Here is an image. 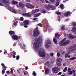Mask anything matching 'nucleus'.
<instances>
[{"label": "nucleus", "instance_id": "1", "mask_svg": "<svg viewBox=\"0 0 76 76\" xmlns=\"http://www.w3.org/2000/svg\"><path fill=\"white\" fill-rule=\"evenodd\" d=\"M42 40H43V39L41 37L37 39L34 42V47L36 52H39L38 54L39 56L42 57H45V53L44 52L45 50L42 48L41 49L39 46V45L41 43H42Z\"/></svg>", "mask_w": 76, "mask_h": 76}, {"label": "nucleus", "instance_id": "2", "mask_svg": "<svg viewBox=\"0 0 76 76\" xmlns=\"http://www.w3.org/2000/svg\"><path fill=\"white\" fill-rule=\"evenodd\" d=\"M66 41V38L63 39L61 42H59V45L60 46H66V45H67V44H70V42L69 40H67Z\"/></svg>", "mask_w": 76, "mask_h": 76}, {"label": "nucleus", "instance_id": "3", "mask_svg": "<svg viewBox=\"0 0 76 76\" xmlns=\"http://www.w3.org/2000/svg\"><path fill=\"white\" fill-rule=\"evenodd\" d=\"M38 27L34 30L33 35L34 37H37L39 34V31L38 30Z\"/></svg>", "mask_w": 76, "mask_h": 76}, {"label": "nucleus", "instance_id": "4", "mask_svg": "<svg viewBox=\"0 0 76 76\" xmlns=\"http://www.w3.org/2000/svg\"><path fill=\"white\" fill-rule=\"evenodd\" d=\"M45 9L48 10H50V8L52 9V10H54V9H56V7H55V6L52 5H46L45 6Z\"/></svg>", "mask_w": 76, "mask_h": 76}, {"label": "nucleus", "instance_id": "5", "mask_svg": "<svg viewBox=\"0 0 76 76\" xmlns=\"http://www.w3.org/2000/svg\"><path fill=\"white\" fill-rule=\"evenodd\" d=\"M62 61V59H61V58H59L58 59L56 64L58 66H61V62Z\"/></svg>", "mask_w": 76, "mask_h": 76}, {"label": "nucleus", "instance_id": "6", "mask_svg": "<svg viewBox=\"0 0 76 76\" xmlns=\"http://www.w3.org/2000/svg\"><path fill=\"white\" fill-rule=\"evenodd\" d=\"M52 70L53 73H57L58 70V69L57 67H53L52 68Z\"/></svg>", "mask_w": 76, "mask_h": 76}, {"label": "nucleus", "instance_id": "7", "mask_svg": "<svg viewBox=\"0 0 76 76\" xmlns=\"http://www.w3.org/2000/svg\"><path fill=\"white\" fill-rule=\"evenodd\" d=\"M26 6L28 8H30L31 9H33L34 7V6L31 5V4L29 3H27L26 4Z\"/></svg>", "mask_w": 76, "mask_h": 76}, {"label": "nucleus", "instance_id": "8", "mask_svg": "<svg viewBox=\"0 0 76 76\" xmlns=\"http://www.w3.org/2000/svg\"><path fill=\"white\" fill-rule=\"evenodd\" d=\"M17 7L18 8H20V7H24V4L22 2H20L19 3V5H17Z\"/></svg>", "mask_w": 76, "mask_h": 76}, {"label": "nucleus", "instance_id": "9", "mask_svg": "<svg viewBox=\"0 0 76 76\" xmlns=\"http://www.w3.org/2000/svg\"><path fill=\"white\" fill-rule=\"evenodd\" d=\"M7 8L8 10L11 11V12H13V13H16V11L13 9H11V8H10V7L8 6L7 7Z\"/></svg>", "mask_w": 76, "mask_h": 76}, {"label": "nucleus", "instance_id": "10", "mask_svg": "<svg viewBox=\"0 0 76 76\" xmlns=\"http://www.w3.org/2000/svg\"><path fill=\"white\" fill-rule=\"evenodd\" d=\"M2 1L4 4H5V5H7V4H9V0H2Z\"/></svg>", "mask_w": 76, "mask_h": 76}, {"label": "nucleus", "instance_id": "11", "mask_svg": "<svg viewBox=\"0 0 76 76\" xmlns=\"http://www.w3.org/2000/svg\"><path fill=\"white\" fill-rule=\"evenodd\" d=\"M24 24L25 28H27L28 27L27 25L29 24V22H28V21L26 20L24 22Z\"/></svg>", "mask_w": 76, "mask_h": 76}, {"label": "nucleus", "instance_id": "12", "mask_svg": "<svg viewBox=\"0 0 76 76\" xmlns=\"http://www.w3.org/2000/svg\"><path fill=\"white\" fill-rule=\"evenodd\" d=\"M67 37L69 38H71V39H73L74 38H76V37L75 36H73L72 34H68Z\"/></svg>", "mask_w": 76, "mask_h": 76}, {"label": "nucleus", "instance_id": "13", "mask_svg": "<svg viewBox=\"0 0 76 76\" xmlns=\"http://www.w3.org/2000/svg\"><path fill=\"white\" fill-rule=\"evenodd\" d=\"M12 39L14 40H18V37L16 35H14L12 37Z\"/></svg>", "mask_w": 76, "mask_h": 76}, {"label": "nucleus", "instance_id": "14", "mask_svg": "<svg viewBox=\"0 0 76 76\" xmlns=\"http://www.w3.org/2000/svg\"><path fill=\"white\" fill-rule=\"evenodd\" d=\"M55 37L56 38L57 37V39H58L60 38V34L57 33H55Z\"/></svg>", "mask_w": 76, "mask_h": 76}, {"label": "nucleus", "instance_id": "15", "mask_svg": "<svg viewBox=\"0 0 76 76\" xmlns=\"http://www.w3.org/2000/svg\"><path fill=\"white\" fill-rule=\"evenodd\" d=\"M70 14V12H68L67 13H65L64 14V16H66V17H67Z\"/></svg>", "mask_w": 76, "mask_h": 76}, {"label": "nucleus", "instance_id": "16", "mask_svg": "<svg viewBox=\"0 0 76 76\" xmlns=\"http://www.w3.org/2000/svg\"><path fill=\"white\" fill-rule=\"evenodd\" d=\"M71 31L72 32H75L76 33V27L75 26L73 27Z\"/></svg>", "mask_w": 76, "mask_h": 76}, {"label": "nucleus", "instance_id": "17", "mask_svg": "<svg viewBox=\"0 0 76 76\" xmlns=\"http://www.w3.org/2000/svg\"><path fill=\"white\" fill-rule=\"evenodd\" d=\"M45 73L47 75L49 73V69L48 68H47L45 70Z\"/></svg>", "mask_w": 76, "mask_h": 76}, {"label": "nucleus", "instance_id": "18", "mask_svg": "<svg viewBox=\"0 0 76 76\" xmlns=\"http://www.w3.org/2000/svg\"><path fill=\"white\" fill-rule=\"evenodd\" d=\"M12 3L14 4H18V2L15 1H12Z\"/></svg>", "mask_w": 76, "mask_h": 76}, {"label": "nucleus", "instance_id": "19", "mask_svg": "<svg viewBox=\"0 0 76 76\" xmlns=\"http://www.w3.org/2000/svg\"><path fill=\"white\" fill-rule=\"evenodd\" d=\"M9 33L11 35H14V34H15L14 31H10L9 32Z\"/></svg>", "mask_w": 76, "mask_h": 76}, {"label": "nucleus", "instance_id": "20", "mask_svg": "<svg viewBox=\"0 0 76 76\" xmlns=\"http://www.w3.org/2000/svg\"><path fill=\"white\" fill-rule=\"evenodd\" d=\"M41 15V14L40 13H38L37 14L35 15L34 17V18H37V17H38L39 15Z\"/></svg>", "mask_w": 76, "mask_h": 76}, {"label": "nucleus", "instance_id": "21", "mask_svg": "<svg viewBox=\"0 0 76 76\" xmlns=\"http://www.w3.org/2000/svg\"><path fill=\"white\" fill-rule=\"evenodd\" d=\"M53 41L56 44H57V39H56V38L54 37L53 39Z\"/></svg>", "mask_w": 76, "mask_h": 76}, {"label": "nucleus", "instance_id": "22", "mask_svg": "<svg viewBox=\"0 0 76 76\" xmlns=\"http://www.w3.org/2000/svg\"><path fill=\"white\" fill-rule=\"evenodd\" d=\"M60 7L61 9H64V6H63V4H62L60 5Z\"/></svg>", "mask_w": 76, "mask_h": 76}, {"label": "nucleus", "instance_id": "23", "mask_svg": "<svg viewBox=\"0 0 76 76\" xmlns=\"http://www.w3.org/2000/svg\"><path fill=\"white\" fill-rule=\"evenodd\" d=\"M75 57H73L72 58H71L69 59V60L72 61V60H75Z\"/></svg>", "mask_w": 76, "mask_h": 76}, {"label": "nucleus", "instance_id": "24", "mask_svg": "<svg viewBox=\"0 0 76 76\" xmlns=\"http://www.w3.org/2000/svg\"><path fill=\"white\" fill-rule=\"evenodd\" d=\"M75 57H73L72 58H71L69 59V60L72 61V60H75Z\"/></svg>", "mask_w": 76, "mask_h": 76}, {"label": "nucleus", "instance_id": "25", "mask_svg": "<svg viewBox=\"0 0 76 76\" xmlns=\"http://www.w3.org/2000/svg\"><path fill=\"white\" fill-rule=\"evenodd\" d=\"M26 17H28V18H31V15L27 13L26 14Z\"/></svg>", "mask_w": 76, "mask_h": 76}, {"label": "nucleus", "instance_id": "26", "mask_svg": "<svg viewBox=\"0 0 76 76\" xmlns=\"http://www.w3.org/2000/svg\"><path fill=\"white\" fill-rule=\"evenodd\" d=\"M61 30L63 31H64L65 30V28H64V26H62L61 28Z\"/></svg>", "mask_w": 76, "mask_h": 76}, {"label": "nucleus", "instance_id": "27", "mask_svg": "<svg viewBox=\"0 0 76 76\" xmlns=\"http://www.w3.org/2000/svg\"><path fill=\"white\" fill-rule=\"evenodd\" d=\"M45 47L46 48H48V47H50V45L47 44H46L45 45Z\"/></svg>", "mask_w": 76, "mask_h": 76}, {"label": "nucleus", "instance_id": "28", "mask_svg": "<svg viewBox=\"0 0 76 76\" xmlns=\"http://www.w3.org/2000/svg\"><path fill=\"white\" fill-rule=\"evenodd\" d=\"M51 43V41L50 40H48L47 42H46V44H49Z\"/></svg>", "mask_w": 76, "mask_h": 76}, {"label": "nucleus", "instance_id": "29", "mask_svg": "<svg viewBox=\"0 0 76 76\" xmlns=\"http://www.w3.org/2000/svg\"><path fill=\"white\" fill-rule=\"evenodd\" d=\"M46 66H49V61H47L45 64Z\"/></svg>", "mask_w": 76, "mask_h": 76}, {"label": "nucleus", "instance_id": "30", "mask_svg": "<svg viewBox=\"0 0 76 76\" xmlns=\"http://www.w3.org/2000/svg\"><path fill=\"white\" fill-rule=\"evenodd\" d=\"M75 71L74 70H72L70 72V74H72L73 73H75Z\"/></svg>", "mask_w": 76, "mask_h": 76}, {"label": "nucleus", "instance_id": "31", "mask_svg": "<svg viewBox=\"0 0 76 76\" xmlns=\"http://www.w3.org/2000/svg\"><path fill=\"white\" fill-rule=\"evenodd\" d=\"M37 25L39 26H40V27H42V25L41 23H39Z\"/></svg>", "mask_w": 76, "mask_h": 76}, {"label": "nucleus", "instance_id": "32", "mask_svg": "<svg viewBox=\"0 0 76 76\" xmlns=\"http://www.w3.org/2000/svg\"><path fill=\"white\" fill-rule=\"evenodd\" d=\"M61 55L60 54V53L58 52L57 53V57H60V56Z\"/></svg>", "mask_w": 76, "mask_h": 76}, {"label": "nucleus", "instance_id": "33", "mask_svg": "<svg viewBox=\"0 0 76 76\" xmlns=\"http://www.w3.org/2000/svg\"><path fill=\"white\" fill-rule=\"evenodd\" d=\"M31 13L33 14H35V13H36V12H35V10H33L31 12Z\"/></svg>", "mask_w": 76, "mask_h": 76}, {"label": "nucleus", "instance_id": "34", "mask_svg": "<svg viewBox=\"0 0 76 76\" xmlns=\"http://www.w3.org/2000/svg\"><path fill=\"white\" fill-rule=\"evenodd\" d=\"M59 5V2H57L55 5L56 6H58Z\"/></svg>", "mask_w": 76, "mask_h": 76}, {"label": "nucleus", "instance_id": "35", "mask_svg": "<svg viewBox=\"0 0 76 76\" xmlns=\"http://www.w3.org/2000/svg\"><path fill=\"white\" fill-rule=\"evenodd\" d=\"M72 25H73V26H76V23L75 22H73L72 23Z\"/></svg>", "mask_w": 76, "mask_h": 76}, {"label": "nucleus", "instance_id": "36", "mask_svg": "<svg viewBox=\"0 0 76 76\" xmlns=\"http://www.w3.org/2000/svg\"><path fill=\"white\" fill-rule=\"evenodd\" d=\"M34 10L35 11L36 13H37L38 12L39 10V9H36L35 10Z\"/></svg>", "mask_w": 76, "mask_h": 76}, {"label": "nucleus", "instance_id": "37", "mask_svg": "<svg viewBox=\"0 0 76 76\" xmlns=\"http://www.w3.org/2000/svg\"><path fill=\"white\" fill-rule=\"evenodd\" d=\"M67 67H65L64 68V72H66V71H67Z\"/></svg>", "mask_w": 76, "mask_h": 76}, {"label": "nucleus", "instance_id": "38", "mask_svg": "<svg viewBox=\"0 0 76 76\" xmlns=\"http://www.w3.org/2000/svg\"><path fill=\"white\" fill-rule=\"evenodd\" d=\"M56 13L58 15H61V13L59 12H56Z\"/></svg>", "mask_w": 76, "mask_h": 76}, {"label": "nucleus", "instance_id": "39", "mask_svg": "<svg viewBox=\"0 0 76 76\" xmlns=\"http://www.w3.org/2000/svg\"><path fill=\"white\" fill-rule=\"evenodd\" d=\"M20 20L21 21H23V17H21L20 18Z\"/></svg>", "mask_w": 76, "mask_h": 76}, {"label": "nucleus", "instance_id": "40", "mask_svg": "<svg viewBox=\"0 0 76 76\" xmlns=\"http://www.w3.org/2000/svg\"><path fill=\"white\" fill-rule=\"evenodd\" d=\"M33 74L34 76H36V75H37V74L35 72H33Z\"/></svg>", "mask_w": 76, "mask_h": 76}, {"label": "nucleus", "instance_id": "41", "mask_svg": "<svg viewBox=\"0 0 76 76\" xmlns=\"http://www.w3.org/2000/svg\"><path fill=\"white\" fill-rule=\"evenodd\" d=\"M49 0L52 3H54V2H55V0Z\"/></svg>", "mask_w": 76, "mask_h": 76}, {"label": "nucleus", "instance_id": "42", "mask_svg": "<svg viewBox=\"0 0 76 76\" xmlns=\"http://www.w3.org/2000/svg\"><path fill=\"white\" fill-rule=\"evenodd\" d=\"M1 66L3 67H4V68H6V66H5L4 65V64L3 63L1 64Z\"/></svg>", "mask_w": 76, "mask_h": 76}, {"label": "nucleus", "instance_id": "43", "mask_svg": "<svg viewBox=\"0 0 76 76\" xmlns=\"http://www.w3.org/2000/svg\"><path fill=\"white\" fill-rule=\"evenodd\" d=\"M50 55L51 57H53V56H54V53H50Z\"/></svg>", "mask_w": 76, "mask_h": 76}, {"label": "nucleus", "instance_id": "44", "mask_svg": "<svg viewBox=\"0 0 76 76\" xmlns=\"http://www.w3.org/2000/svg\"><path fill=\"white\" fill-rule=\"evenodd\" d=\"M42 12L43 13H46V11L45 10H42Z\"/></svg>", "mask_w": 76, "mask_h": 76}, {"label": "nucleus", "instance_id": "45", "mask_svg": "<svg viewBox=\"0 0 76 76\" xmlns=\"http://www.w3.org/2000/svg\"><path fill=\"white\" fill-rule=\"evenodd\" d=\"M4 73H5V70H4V69L2 70V74H4Z\"/></svg>", "mask_w": 76, "mask_h": 76}, {"label": "nucleus", "instance_id": "46", "mask_svg": "<svg viewBox=\"0 0 76 76\" xmlns=\"http://www.w3.org/2000/svg\"><path fill=\"white\" fill-rule=\"evenodd\" d=\"M22 15H23V16H26V13H24L22 14Z\"/></svg>", "mask_w": 76, "mask_h": 76}, {"label": "nucleus", "instance_id": "47", "mask_svg": "<svg viewBox=\"0 0 76 76\" xmlns=\"http://www.w3.org/2000/svg\"><path fill=\"white\" fill-rule=\"evenodd\" d=\"M16 58L17 60H19V56H17Z\"/></svg>", "mask_w": 76, "mask_h": 76}, {"label": "nucleus", "instance_id": "48", "mask_svg": "<svg viewBox=\"0 0 76 76\" xmlns=\"http://www.w3.org/2000/svg\"><path fill=\"white\" fill-rule=\"evenodd\" d=\"M71 70V69H70V68H69L68 69V72H70Z\"/></svg>", "mask_w": 76, "mask_h": 76}, {"label": "nucleus", "instance_id": "49", "mask_svg": "<svg viewBox=\"0 0 76 76\" xmlns=\"http://www.w3.org/2000/svg\"><path fill=\"white\" fill-rule=\"evenodd\" d=\"M45 2H46V3H50L47 0H45Z\"/></svg>", "mask_w": 76, "mask_h": 76}, {"label": "nucleus", "instance_id": "50", "mask_svg": "<svg viewBox=\"0 0 76 76\" xmlns=\"http://www.w3.org/2000/svg\"><path fill=\"white\" fill-rule=\"evenodd\" d=\"M29 69L28 68V66H26L25 68V69L26 70H27V69Z\"/></svg>", "mask_w": 76, "mask_h": 76}, {"label": "nucleus", "instance_id": "51", "mask_svg": "<svg viewBox=\"0 0 76 76\" xmlns=\"http://www.w3.org/2000/svg\"><path fill=\"white\" fill-rule=\"evenodd\" d=\"M61 73H62L61 72H60L58 73V75H61Z\"/></svg>", "mask_w": 76, "mask_h": 76}, {"label": "nucleus", "instance_id": "52", "mask_svg": "<svg viewBox=\"0 0 76 76\" xmlns=\"http://www.w3.org/2000/svg\"><path fill=\"white\" fill-rule=\"evenodd\" d=\"M0 6H3V5L2 4V3H1V2H0Z\"/></svg>", "mask_w": 76, "mask_h": 76}, {"label": "nucleus", "instance_id": "53", "mask_svg": "<svg viewBox=\"0 0 76 76\" xmlns=\"http://www.w3.org/2000/svg\"><path fill=\"white\" fill-rule=\"evenodd\" d=\"M67 56H68V54H66L65 56V57H66H66H67Z\"/></svg>", "mask_w": 76, "mask_h": 76}, {"label": "nucleus", "instance_id": "54", "mask_svg": "<svg viewBox=\"0 0 76 76\" xmlns=\"http://www.w3.org/2000/svg\"><path fill=\"white\" fill-rule=\"evenodd\" d=\"M37 19H38V18H34V19H33V20H37Z\"/></svg>", "mask_w": 76, "mask_h": 76}, {"label": "nucleus", "instance_id": "55", "mask_svg": "<svg viewBox=\"0 0 76 76\" xmlns=\"http://www.w3.org/2000/svg\"><path fill=\"white\" fill-rule=\"evenodd\" d=\"M58 18H59V19H58V21H60V17H58Z\"/></svg>", "mask_w": 76, "mask_h": 76}, {"label": "nucleus", "instance_id": "56", "mask_svg": "<svg viewBox=\"0 0 76 76\" xmlns=\"http://www.w3.org/2000/svg\"><path fill=\"white\" fill-rule=\"evenodd\" d=\"M14 25L15 26H16V25H17V23H14Z\"/></svg>", "mask_w": 76, "mask_h": 76}, {"label": "nucleus", "instance_id": "57", "mask_svg": "<svg viewBox=\"0 0 76 76\" xmlns=\"http://www.w3.org/2000/svg\"><path fill=\"white\" fill-rule=\"evenodd\" d=\"M26 1L28 2H30V1H30V0H26Z\"/></svg>", "mask_w": 76, "mask_h": 76}, {"label": "nucleus", "instance_id": "58", "mask_svg": "<svg viewBox=\"0 0 76 76\" xmlns=\"http://www.w3.org/2000/svg\"><path fill=\"white\" fill-rule=\"evenodd\" d=\"M73 75V76H76V73H75V72H74V74Z\"/></svg>", "mask_w": 76, "mask_h": 76}, {"label": "nucleus", "instance_id": "59", "mask_svg": "<svg viewBox=\"0 0 76 76\" xmlns=\"http://www.w3.org/2000/svg\"><path fill=\"white\" fill-rule=\"evenodd\" d=\"M7 73H10V71H8L7 72Z\"/></svg>", "mask_w": 76, "mask_h": 76}, {"label": "nucleus", "instance_id": "60", "mask_svg": "<svg viewBox=\"0 0 76 76\" xmlns=\"http://www.w3.org/2000/svg\"><path fill=\"white\" fill-rule=\"evenodd\" d=\"M11 74H13V71H11Z\"/></svg>", "mask_w": 76, "mask_h": 76}, {"label": "nucleus", "instance_id": "61", "mask_svg": "<svg viewBox=\"0 0 76 76\" xmlns=\"http://www.w3.org/2000/svg\"><path fill=\"white\" fill-rule=\"evenodd\" d=\"M42 2H44V0H40Z\"/></svg>", "mask_w": 76, "mask_h": 76}, {"label": "nucleus", "instance_id": "62", "mask_svg": "<svg viewBox=\"0 0 76 76\" xmlns=\"http://www.w3.org/2000/svg\"><path fill=\"white\" fill-rule=\"evenodd\" d=\"M64 35H65V36H66V33H64Z\"/></svg>", "mask_w": 76, "mask_h": 76}, {"label": "nucleus", "instance_id": "63", "mask_svg": "<svg viewBox=\"0 0 76 76\" xmlns=\"http://www.w3.org/2000/svg\"><path fill=\"white\" fill-rule=\"evenodd\" d=\"M13 71V69H12V68H11V71Z\"/></svg>", "mask_w": 76, "mask_h": 76}, {"label": "nucleus", "instance_id": "64", "mask_svg": "<svg viewBox=\"0 0 76 76\" xmlns=\"http://www.w3.org/2000/svg\"><path fill=\"white\" fill-rule=\"evenodd\" d=\"M13 57L14 58H16V56H15V55H13Z\"/></svg>", "mask_w": 76, "mask_h": 76}]
</instances>
